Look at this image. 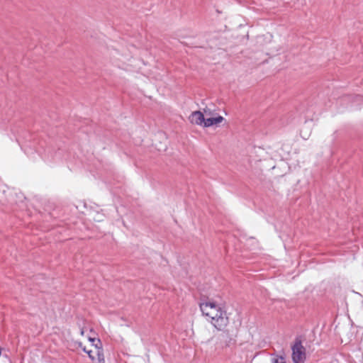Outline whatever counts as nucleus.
I'll return each mask as SVG.
<instances>
[{"mask_svg":"<svg viewBox=\"0 0 363 363\" xmlns=\"http://www.w3.org/2000/svg\"><path fill=\"white\" fill-rule=\"evenodd\" d=\"M203 315L211 319L212 325L218 330H223L229 323L226 312L212 300L203 301L199 303Z\"/></svg>","mask_w":363,"mask_h":363,"instance_id":"f257e3e1","label":"nucleus"},{"mask_svg":"<svg viewBox=\"0 0 363 363\" xmlns=\"http://www.w3.org/2000/svg\"><path fill=\"white\" fill-rule=\"evenodd\" d=\"M291 350L294 363H304L306 359V348L302 345L299 337L296 338Z\"/></svg>","mask_w":363,"mask_h":363,"instance_id":"f03ea898","label":"nucleus"},{"mask_svg":"<svg viewBox=\"0 0 363 363\" xmlns=\"http://www.w3.org/2000/svg\"><path fill=\"white\" fill-rule=\"evenodd\" d=\"M189 119L191 123L203 126L204 116L200 111L192 112L189 116Z\"/></svg>","mask_w":363,"mask_h":363,"instance_id":"7ed1b4c3","label":"nucleus"},{"mask_svg":"<svg viewBox=\"0 0 363 363\" xmlns=\"http://www.w3.org/2000/svg\"><path fill=\"white\" fill-rule=\"evenodd\" d=\"M224 120L225 118L221 116L209 117L207 118H204L203 127L207 128L213 125H218L222 123Z\"/></svg>","mask_w":363,"mask_h":363,"instance_id":"20e7f679","label":"nucleus"},{"mask_svg":"<svg viewBox=\"0 0 363 363\" xmlns=\"http://www.w3.org/2000/svg\"><path fill=\"white\" fill-rule=\"evenodd\" d=\"M96 347L97 348L98 363H104L105 359H104V353H103L102 350H101V348L99 347H98L97 345H96Z\"/></svg>","mask_w":363,"mask_h":363,"instance_id":"39448f33","label":"nucleus"},{"mask_svg":"<svg viewBox=\"0 0 363 363\" xmlns=\"http://www.w3.org/2000/svg\"><path fill=\"white\" fill-rule=\"evenodd\" d=\"M203 115L205 114L206 116L213 117L215 113L214 111L211 108L206 107L203 109Z\"/></svg>","mask_w":363,"mask_h":363,"instance_id":"423d86ee","label":"nucleus"},{"mask_svg":"<svg viewBox=\"0 0 363 363\" xmlns=\"http://www.w3.org/2000/svg\"><path fill=\"white\" fill-rule=\"evenodd\" d=\"M272 361V363H286L285 359L282 356L274 357Z\"/></svg>","mask_w":363,"mask_h":363,"instance_id":"0eeeda50","label":"nucleus"},{"mask_svg":"<svg viewBox=\"0 0 363 363\" xmlns=\"http://www.w3.org/2000/svg\"><path fill=\"white\" fill-rule=\"evenodd\" d=\"M83 350L88 354L89 355V357L91 359V360H94V357L92 355V351L91 350H86V347H84L83 348Z\"/></svg>","mask_w":363,"mask_h":363,"instance_id":"6e6552de","label":"nucleus"},{"mask_svg":"<svg viewBox=\"0 0 363 363\" xmlns=\"http://www.w3.org/2000/svg\"><path fill=\"white\" fill-rule=\"evenodd\" d=\"M89 340L91 341V342H94L95 341V339L94 338H89Z\"/></svg>","mask_w":363,"mask_h":363,"instance_id":"1a4fd4ad","label":"nucleus"},{"mask_svg":"<svg viewBox=\"0 0 363 363\" xmlns=\"http://www.w3.org/2000/svg\"><path fill=\"white\" fill-rule=\"evenodd\" d=\"M81 334L83 335H84V330H81Z\"/></svg>","mask_w":363,"mask_h":363,"instance_id":"9d476101","label":"nucleus"},{"mask_svg":"<svg viewBox=\"0 0 363 363\" xmlns=\"http://www.w3.org/2000/svg\"><path fill=\"white\" fill-rule=\"evenodd\" d=\"M98 342L101 345V341H100V340H98Z\"/></svg>","mask_w":363,"mask_h":363,"instance_id":"9b49d317","label":"nucleus"}]
</instances>
